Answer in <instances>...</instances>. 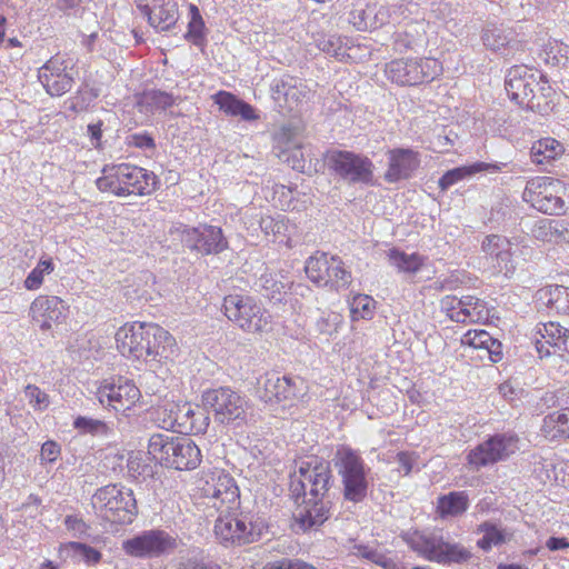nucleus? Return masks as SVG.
<instances>
[{"mask_svg":"<svg viewBox=\"0 0 569 569\" xmlns=\"http://www.w3.org/2000/svg\"><path fill=\"white\" fill-rule=\"evenodd\" d=\"M331 463L341 483L346 501L355 505L363 502L371 485V469L360 452L349 446H339L332 455Z\"/></svg>","mask_w":569,"mask_h":569,"instance_id":"f257e3e1","label":"nucleus"},{"mask_svg":"<svg viewBox=\"0 0 569 569\" xmlns=\"http://www.w3.org/2000/svg\"><path fill=\"white\" fill-rule=\"evenodd\" d=\"M542 74L533 72L527 66H513L508 70L505 87L509 98L517 104L538 113L551 110L550 96L552 89Z\"/></svg>","mask_w":569,"mask_h":569,"instance_id":"f03ea898","label":"nucleus"},{"mask_svg":"<svg viewBox=\"0 0 569 569\" xmlns=\"http://www.w3.org/2000/svg\"><path fill=\"white\" fill-rule=\"evenodd\" d=\"M400 537L411 550L429 561L442 565H463L472 558L469 548L459 542L445 540L442 536L408 530L402 531Z\"/></svg>","mask_w":569,"mask_h":569,"instance_id":"7ed1b4c3","label":"nucleus"},{"mask_svg":"<svg viewBox=\"0 0 569 569\" xmlns=\"http://www.w3.org/2000/svg\"><path fill=\"white\" fill-rule=\"evenodd\" d=\"M268 530L263 517L251 511H224L214 523V535L224 545L243 546L260 540Z\"/></svg>","mask_w":569,"mask_h":569,"instance_id":"20e7f679","label":"nucleus"},{"mask_svg":"<svg viewBox=\"0 0 569 569\" xmlns=\"http://www.w3.org/2000/svg\"><path fill=\"white\" fill-rule=\"evenodd\" d=\"M144 340L147 341L144 349L147 356L144 359V379L153 381L156 389L152 388V391L157 392L168 377L166 362L177 351V343L169 331L159 325L146 322Z\"/></svg>","mask_w":569,"mask_h":569,"instance_id":"39448f33","label":"nucleus"},{"mask_svg":"<svg viewBox=\"0 0 569 569\" xmlns=\"http://www.w3.org/2000/svg\"><path fill=\"white\" fill-rule=\"evenodd\" d=\"M224 316L246 333L260 335L272 328V316L250 295L229 293L223 298Z\"/></svg>","mask_w":569,"mask_h":569,"instance_id":"423d86ee","label":"nucleus"},{"mask_svg":"<svg viewBox=\"0 0 569 569\" xmlns=\"http://www.w3.org/2000/svg\"><path fill=\"white\" fill-rule=\"evenodd\" d=\"M204 409L212 413L214 422L238 428L247 423L249 405L244 397L229 387L207 389L201 395Z\"/></svg>","mask_w":569,"mask_h":569,"instance_id":"0eeeda50","label":"nucleus"},{"mask_svg":"<svg viewBox=\"0 0 569 569\" xmlns=\"http://www.w3.org/2000/svg\"><path fill=\"white\" fill-rule=\"evenodd\" d=\"M92 506L103 519L116 523H130L138 513L132 491L117 485L99 488L92 497Z\"/></svg>","mask_w":569,"mask_h":569,"instance_id":"6e6552de","label":"nucleus"},{"mask_svg":"<svg viewBox=\"0 0 569 569\" xmlns=\"http://www.w3.org/2000/svg\"><path fill=\"white\" fill-rule=\"evenodd\" d=\"M565 184L559 179L536 177L527 182L522 198L542 213L560 214L565 210Z\"/></svg>","mask_w":569,"mask_h":569,"instance_id":"1a4fd4ad","label":"nucleus"},{"mask_svg":"<svg viewBox=\"0 0 569 569\" xmlns=\"http://www.w3.org/2000/svg\"><path fill=\"white\" fill-rule=\"evenodd\" d=\"M442 71L441 63L433 58L397 59L386 67L389 80L400 86H418L429 82Z\"/></svg>","mask_w":569,"mask_h":569,"instance_id":"9d476101","label":"nucleus"},{"mask_svg":"<svg viewBox=\"0 0 569 569\" xmlns=\"http://www.w3.org/2000/svg\"><path fill=\"white\" fill-rule=\"evenodd\" d=\"M326 163L342 180L350 184H371L373 163L362 154L346 150H331L326 154Z\"/></svg>","mask_w":569,"mask_h":569,"instance_id":"9b49d317","label":"nucleus"},{"mask_svg":"<svg viewBox=\"0 0 569 569\" xmlns=\"http://www.w3.org/2000/svg\"><path fill=\"white\" fill-rule=\"evenodd\" d=\"M307 277L318 286L347 288L351 283V273L343 268L339 257H328L327 253L310 257L306 261Z\"/></svg>","mask_w":569,"mask_h":569,"instance_id":"f8f14e48","label":"nucleus"},{"mask_svg":"<svg viewBox=\"0 0 569 569\" xmlns=\"http://www.w3.org/2000/svg\"><path fill=\"white\" fill-rule=\"evenodd\" d=\"M518 437L513 433H497L470 450L468 463L476 469L507 459L518 450Z\"/></svg>","mask_w":569,"mask_h":569,"instance_id":"ddd939ff","label":"nucleus"},{"mask_svg":"<svg viewBox=\"0 0 569 569\" xmlns=\"http://www.w3.org/2000/svg\"><path fill=\"white\" fill-rule=\"evenodd\" d=\"M207 505L219 513L237 510L240 505V491L234 479L228 473L212 475L201 487Z\"/></svg>","mask_w":569,"mask_h":569,"instance_id":"4468645a","label":"nucleus"},{"mask_svg":"<svg viewBox=\"0 0 569 569\" xmlns=\"http://www.w3.org/2000/svg\"><path fill=\"white\" fill-rule=\"evenodd\" d=\"M177 230L181 233L183 246L201 256L219 254L228 248V241L219 227L200 224L190 228L181 226Z\"/></svg>","mask_w":569,"mask_h":569,"instance_id":"2eb2a0df","label":"nucleus"},{"mask_svg":"<svg viewBox=\"0 0 569 569\" xmlns=\"http://www.w3.org/2000/svg\"><path fill=\"white\" fill-rule=\"evenodd\" d=\"M271 97L281 111L291 112L312 97V90L300 78L282 74L270 84Z\"/></svg>","mask_w":569,"mask_h":569,"instance_id":"dca6fc26","label":"nucleus"},{"mask_svg":"<svg viewBox=\"0 0 569 569\" xmlns=\"http://www.w3.org/2000/svg\"><path fill=\"white\" fill-rule=\"evenodd\" d=\"M331 508V499H305L293 512L292 530L296 533L317 531L330 518Z\"/></svg>","mask_w":569,"mask_h":569,"instance_id":"f3484780","label":"nucleus"},{"mask_svg":"<svg viewBox=\"0 0 569 569\" xmlns=\"http://www.w3.org/2000/svg\"><path fill=\"white\" fill-rule=\"evenodd\" d=\"M331 466V461L318 457H312L300 463L299 473L307 482L309 498L331 499L329 493L333 485Z\"/></svg>","mask_w":569,"mask_h":569,"instance_id":"a211bd4d","label":"nucleus"},{"mask_svg":"<svg viewBox=\"0 0 569 569\" xmlns=\"http://www.w3.org/2000/svg\"><path fill=\"white\" fill-rule=\"evenodd\" d=\"M303 380L280 376L278 372L267 373L262 387L259 388V397L264 402L291 401L302 395Z\"/></svg>","mask_w":569,"mask_h":569,"instance_id":"6ab92c4d","label":"nucleus"},{"mask_svg":"<svg viewBox=\"0 0 569 569\" xmlns=\"http://www.w3.org/2000/svg\"><path fill=\"white\" fill-rule=\"evenodd\" d=\"M99 401L108 403L116 411L130 410L141 397L137 386L129 380L118 379V382H106L98 390Z\"/></svg>","mask_w":569,"mask_h":569,"instance_id":"aec40b11","label":"nucleus"},{"mask_svg":"<svg viewBox=\"0 0 569 569\" xmlns=\"http://www.w3.org/2000/svg\"><path fill=\"white\" fill-rule=\"evenodd\" d=\"M420 158L412 149L397 148L388 151V170L385 180L396 183L409 179L419 168Z\"/></svg>","mask_w":569,"mask_h":569,"instance_id":"412c9836","label":"nucleus"},{"mask_svg":"<svg viewBox=\"0 0 569 569\" xmlns=\"http://www.w3.org/2000/svg\"><path fill=\"white\" fill-rule=\"evenodd\" d=\"M67 306L56 296H40L30 306V317L42 330L51 328L52 322H61L66 318Z\"/></svg>","mask_w":569,"mask_h":569,"instance_id":"4be33fe9","label":"nucleus"},{"mask_svg":"<svg viewBox=\"0 0 569 569\" xmlns=\"http://www.w3.org/2000/svg\"><path fill=\"white\" fill-rule=\"evenodd\" d=\"M483 252L492 260L493 267L508 274L513 272L515 264L511 258V242L499 234H489L482 241Z\"/></svg>","mask_w":569,"mask_h":569,"instance_id":"5701e85b","label":"nucleus"},{"mask_svg":"<svg viewBox=\"0 0 569 569\" xmlns=\"http://www.w3.org/2000/svg\"><path fill=\"white\" fill-rule=\"evenodd\" d=\"M349 22L358 31L376 30L390 23L387 6L368 4L365 8H355L349 13Z\"/></svg>","mask_w":569,"mask_h":569,"instance_id":"b1692460","label":"nucleus"},{"mask_svg":"<svg viewBox=\"0 0 569 569\" xmlns=\"http://www.w3.org/2000/svg\"><path fill=\"white\" fill-rule=\"evenodd\" d=\"M142 322L126 323L116 333L117 348L122 356L139 360L142 355Z\"/></svg>","mask_w":569,"mask_h":569,"instance_id":"393cba45","label":"nucleus"},{"mask_svg":"<svg viewBox=\"0 0 569 569\" xmlns=\"http://www.w3.org/2000/svg\"><path fill=\"white\" fill-rule=\"evenodd\" d=\"M168 468L177 470H192L201 462V452L198 446L188 437L178 436Z\"/></svg>","mask_w":569,"mask_h":569,"instance_id":"a878e982","label":"nucleus"},{"mask_svg":"<svg viewBox=\"0 0 569 569\" xmlns=\"http://www.w3.org/2000/svg\"><path fill=\"white\" fill-rule=\"evenodd\" d=\"M254 286L256 290L273 305L283 302L290 289V282L283 276L271 272H263Z\"/></svg>","mask_w":569,"mask_h":569,"instance_id":"bb28decb","label":"nucleus"},{"mask_svg":"<svg viewBox=\"0 0 569 569\" xmlns=\"http://www.w3.org/2000/svg\"><path fill=\"white\" fill-rule=\"evenodd\" d=\"M177 439L178 436L170 431L151 435L148 440V460L153 461L156 466L168 468Z\"/></svg>","mask_w":569,"mask_h":569,"instance_id":"cd10ccee","label":"nucleus"},{"mask_svg":"<svg viewBox=\"0 0 569 569\" xmlns=\"http://www.w3.org/2000/svg\"><path fill=\"white\" fill-rule=\"evenodd\" d=\"M503 163H488L478 161L468 166H461L448 170L438 181V186L442 191L448 190L459 181L470 178L479 172H498L501 170Z\"/></svg>","mask_w":569,"mask_h":569,"instance_id":"c85d7f7f","label":"nucleus"},{"mask_svg":"<svg viewBox=\"0 0 569 569\" xmlns=\"http://www.w3.org/2000/svg\"><path fill=\"white\" fill-rule=\"evenodd\" d=\"M540 435L549 441H569V407L547 415Z\"/></svg>","mask_w":569,"mask_h":569,"instance_id":"c756f323","label":"nucleus"},{"mask_svg":"<svg viewBox=\"0 0 569 569\" xmlns=\"http://www.w3.org/2000/svg\"><path fill=\"white\" fill-rule=\"evenodd\" d=\"M178 427L180 432L200 435L209 427V412L199 407L192 408L184 403L178 409Z\"/></svg>","mask_w":569,"mask_h":569,"instance_id":"7c9ffc66","label":"nucleus"},{"mask_svg":"<svg viewBox=\"0 0 569 569\" xmlns=\"http://www.w3.org/2000/svg\"><path fill=\"white\" fill-rule=\"evenodd\" d=\"M180 406L173 401L162 399L158 397V402L153 403L150 401V407L146 409L148 419H150L156 426L170 431L171 428L178 427V409Z\"/></svg>","mask_w":569,"mask_h":569,"instance_id":"2f4dec72","label":"nucleus"},{"mask_svg":"<svg viewBox=\"0 0 569 569\" xmlns=\"http://www.w3.org/2000/svg\"><path fill=\"white\" fill-rule=\"evenodd\" d=\"M470 500L465 491H450L437 499L436 513L440 519L458 518L469 508Z\"/></svg>","mask_w":569,"mask_h":569,"instance_id":"473e14b6","label":"nucleus"},{"mask_svg":"<svg viewBox=\"0 0 569 569\" xmlns=\"http://www.w3.org/2000/svg\"><path fill=\"white\" fill-rule=\"evenodd\" d=\"M459 312L455 316L456 322H481L486 321L490 316L487 302L475 296L459 298Z\"/></svg>","mask_w":569,"mask_h":569,"instance_id":"72a5a7b5","label":"nucleus"},{"mask_svg":"<svg viewBox=\"0 0 569 569\" xmlns=\"http://www.w3.org/2000/svg\"><path fill=\"white\" fill-rule=\"evenodd\" d=\"M144 16L156 30L166 31L177 21V4L172 0H163L161 4L153 3L152 8L144 4Z\"/></svg>","mask_w":569,"mask_h":569,"instance_id":"f704fd0d","label":"nucleus"},{"mask_svg":"<svg viewBox=\"0 0 569 569\" xmlns=\"http://www.w3.org/2000/svg\"><path fill=\"white\" fill-rule=\"evenodd\" d=\"M177 539L163 530L144 531V557H160L173 552Z\"/></svg>","mask_w":569,"mask_h":569,"instance_id":"c9c22d12","label":"nucleus"},{"mask_svg":"<svg viewBox=\"0 0 569 569\" xmlns=\"http://www.w3.org/2000/svg\"><path fill=\"white\" fill-rule=\"evenodd\" d=\"M482 41L488 49L505 56H508L518 44L511 31L498 26H488L482 32Z\"/></svg>","mask_w":569,"mask_h":569,"instance_id":"e433bc0d","label":"nucleus"},{"mask_svg":"<svg viewBox=\"0 0 569 569\" xmlns=\"http://www.w3.org/2000/svg\"><path fill=\"white\" fill-rule=\"evenodd\" d=\"M116 176L119 179V188L117 190L118 196L127 194H142V168L131 167L129 164H120L117 168Z\"/></svg>","mask_w":569,"mask_h":569,"instance_id":"4c0bfd02","label":"nucleus"},{"mask_svg":"<svg viewBox=\"0 0 569 569\" xmlns=\"http://www.w3.org/2000/svg\"><path fill=\"white\" fill-rule=\"evenodd\" d=\"M60 558H70L73 562L83 561L88 565H96L101 560V552L89 545L70 541L59 547Z\"/></svg>","mask_w":569,"mask_h":569,"instance_id":"58836bf2","label":"nucleus"},{"mask_svg":"<svg viewBox=\"0 0 569 569\" xmlns=\"http://www.w3.org/2000/svg\"><path fill=\"white\" fill-rule=\"evenodd\" d=\"M538 300L558 313H569V288L555 284L545 287L537 292Z\"/></svg>","mask_w":569,"mask_h":569,"instance_id":"ea45409f","label":"nucleus"},{"mask_svg":"<svg viewBox=\"0 0 569 569\" xmlns=\"http://www.w3.org/2000/svg\"><path fill=\"white\" fill-rule=\"evenodd\" d=\"M538 333L546 340L553 352H569V330L559 323H542L538 328Z\"/></svg>","mask_w":569,"mask_h":569,"instance_id":"a19ab883","label":"nucleus"},{"mask_svg":"<svg viewBox=\"0 0 569 569\" xmlns=\"http://www.w3.org/2000/svg\"><path fill=\"white\" fill-rule=\"evenodd\" d=\"M388 261L391 266L397 268L399 272L407 274H416L425 264V259L419 253H406L399 249H390L388 251Z\"/></svg>","mask_w":569,"mask_h":569,"instance_id":"79ce46f5","label":"nucleus"},{"mask_svg":"<svg viewBox=\"0 0 569 569\" xmlns=\"http://www.w3.org/2000/svg\"><path fill=\"white\" fill-rule=\"evenodd\" d=\"M563 151L562 144L553 138H545L536 141L530 149L532 162L537 164L549 163Z\"/></svg>","mask_w":569,"mask_h":569,"instance_id":"37998d69","label":"nucleus"},{"mask_svg":"<svg viewBox=\"0 0 569 569\" xmlns=\"http://www.w3.org/2000/svg\"><path fill=\"white\" fill-rule=\"evenodd\" d=\"M425 28L423 22L408 26V28L398 32L395 40L396 50L405 52L407 50L417 51L423 46Z\"/></svg>","mask_w":569,"mask_h":569,"instance_id":"c03bdc74","label":"nucleus"},{"mask_svg":"<svg viewBox=\"0 0 569 569\" xmlns=\"http://www.w3.org/2000/svg\"><path fill=\"white\" fill-rule=\"evenodd\" d=\"M388 13L390 14V22L402 23L410 21L411 24L423 22V17L420 7L413 1H402L392 7H388Z\"/></svg>","mask_w":569,"mask_h":569,"instance_id":"a18cd8bd","label":"nucleus"},{"mask_svg":"<svg viewBox=\"0 0 569 569\" xmlns=\"http://www.w3.org/2000/svg\"><path fill=\"white\" fill-rule=\"evenodd\" d=\"M539 58L552 67H566L569 63V46L549 41L539 52Z\"/></svg>","mask_w":569,"mask_h":569,"instance_id":"49530a36","label":"nucleus"},{"mask_svg":"<svg viewBox=\"0 0 569 569\" xmlns=\"http://www.w3.org/2000/svg\"><path fill=\"white\" fill-rule=\"evenodd\" d=\"M352 549L353 555L359 558L366 559L383 569H396L397 565L389 553L383 552L377 547L370 545H355Z\"/></svg>","mask_w":569,"mask_h":569,"instance_id":"de8ad7c7","label":"nucleus"},{"mask_svg":"<svg viewBox=\"0 0 569 569\" xmlns=\"http://www.w3.org/2000/svg\"><path fill=\"white\" fill-rule=\"evenodd\" d=\"M303 132V126L300 121H290L283 124L279 131L274 134V140L280 148L283 149V153L291 148V146H296L301 143L300 138Z\"/></svg>","mask_w":569,"mask_h":569,"instance_id":"09e8293b","label":"nucleus"},{"mask_svg":"<svg viewBox=\"0 0 569 569\" xmlns=\"http://www.w3.org/2000/svg\"><path fill=\"white\" fill-rule=\"evenodd\" d=\"M477 531L483 533L482 538L477 541V546L483 551H489L493 546H500L507 540L505 530L490 521L480 523Z\"/></svg>","mask_w":569,"mask_h":569,"instance_id":"8fccbe9b","label":"nucleus"},{"mask_svg":"<svg viewBox=\"0 0 569 569\" xmlns=\"http://www.w3.org/2000/svg\"><path fill=\"white\" fill-rule=\"evenodd\" d=\"M39 81L44 87L46 91L51 97H60L66 92L70 91L73 84L72 74H52L44 73V76H38Z\"/></svg>","mask_w":569,"mask_h":569,"instance_id":"3c124183","label":"nucleus"},{"mask_svg":"<svg viewBox=\"0 0 569 569\" xmlns=\"http://www.w3.org/2000/svg\"><path fill=\"white\" fill-rule=\"evenodd\" d=\"M191 20L188 24L186 38L194 46H202L204 41V22L197 6H190Z\"/></svg>","mask_w":569,"mask_h":569,"instance_id":"603ef678","label":"nucleus"},{"mask_svg":"<svg viewBox=\"0 0 569 569\" xmlns=\"http://www.w3.org/2000/svg\"><path fill=\"white\" fill-rule=\"evenodd\" d=\"M54 270L51 259L40 260L38 264L31 270L24 280V287L28 290H37L43 282L44 274H50Z\"/></svg>","mask_w":569,"mask_h":569,"instance_id":"864d4df0","label":"nucleus"},{"mask_svg":"<svg viewBox=\"0 0 569 569\" xmlns=\"http://www.w3.org/2000/svg\"><path fill=\"white\" fill-rule=\"evenodd\" d=\"M176 103V98L166 91L144 90V104L150 110H167Z\"/></svg>","mask_w":569,"mask_h":569,"instance_id":"5fc2aeb1","label":"nucleus"},{"mask_svg":"<svg viewBox=\"0 0 569 569\" xmlns=\"http://www.w3.org/2000/svg\"><path fill=\"white\" fill-rule=\"evenodd\" d=\"M376 301L367 295H357L350 301L353 319H369L373 313Z\"/></svg>","mask_w":569,"mask_h":569,"instance_id":"6e6d98bb","label":"nucleus"},{"mask_svg":"<svg viewBox=\"0 0 569 569\" xmlns=\"http://www.w3.org/2000/svg\"><path fill=\"white\" fill-rule=\"evenodd\" d=\"M73 428L80 433H90L92 436H104L109 428L102 420L79 416L73 421Z\"/></svg>","mask_w":569,"mask_h":569,"instance_id":"4d7b16f0","label":"nucleus"},{"mask_svg":"<svg viewBox=\"0 0 569 569\" xmlns=\"http://www.w3.org/2000/svg\"><path fill=\"white\" fill-rule=\"evenodd\" d=\"M71 61L66 59L63 56L56 54L51 57L40 69L38 76H44V73L54 74H71L68 70H72L70 67Z\"/></svg>","mask_w":569,"mask_h":569,"instance_id":"13d9d810","label":"nucleus"},{"mask_svg":"<svg viewBox=\"0 0 569 569\" xmlns=\"http://www.w3.org/2000/svg\"><path fill=\"white\" fill-rule=\"evenodd\" d=\"M342 323V317L336 312H323L317 320L316 327L319 333L325 336H332L336 333Z\"/></svg>","mask_w":569,"mask_h":569,"instance_id":"bf43d9fd","label":"nucleus"},{"mask_svg":"<svg viewBox=\"0 0 569 569\" xmlns=\"http://www.w3.org/2000/svg\"><path fill=\"white\" fill-rule=\"evenodd\" d=\"M263 569H320L301 558H281L264 565Z\"/></svg>","mask_w":569,"mask_h":569,"instance_id":"052dcab7","label":"nucleus"},{"mask_svg":"<svg viewBox=\"0 0 569 569\" xmlns=\"http://www.w3.org/2000/svg\"><path fill=\"white\" fill-rule=\"evenodd\" d=\"M214 102L228 116H238L239 107L242 100L227 91H219L214 96Z\"/></svg>","mask_w":569,"mask_h":569,"instance_id":"680f3d73","label":"nucleus"},{"mask_svg":"<svg viewBox=\"0 0 569 569\" xmlns=\"http://www.w3.org/2000/svg\"><path fill=\"white\" fill-rule=\"evenodd\" d=\"M317 46L322 52L336 59H341L345 56L342 41L339 37H322L318 40Z\"/></svg>","mask_w":569,"mask_h":569,"instance_id":"e2e57ef3","label":"nucleus"},{"mask_svg":"<svg viewBox=\"0 0 569 569\" xmlns=\"http://www.w3.org/2000/svg\"><path fill=\"white\" fill-rule=\"evenodd\" d=\"M26 397L29 403L36 410H43L49 406V397L39 387L34 385H28L24 389Z\"/></svg>","mask_w":569,"mask_h":569,"instance_id":"0e129e2a","label":"nucleus"},{"mask_svg":"<svg viewBox=\"0 0 569 569\" xmlns=\"http://www.w3.org/2000/svg\"><path fill=\"white\" fill-rule=\"evenodd\" d=\"M490 340H492V337L487 331L470 330L465 335L462 342L475 349L486 350L489 347Z\"/></svg>","mask_w":569,"mask_h":569,"instance_id":"69168bd1","label":"nucleus"},{"mask_svg":"<svg viewBox=\"0 0 569 569\" xmlns=\"http://www.w3.org/2000/svg\"><path fill=\"white\" fill-rule=\"evenodd\" d=\"M282 157H284V161H287L293 170L305 172L306 159L301 150V143L291 146V148L289 149V151L286 152V154L282 152Z\"/></svg>","mask_w":569,"mask_h":569,"instance_id":"338daca9","label":"nucleus"},{"mask_svg":"<svg viewBox=\"0 0 569 569\" xmlns=\"http://www.w3.org/2000/svg\"><path fill=\"white\" fill-rule=\"evenodd\" d=\"M552 242H569V222L563 219H550Z\"/></svg>","mask_w":569,"mask_h":569,"instance_id":"774afa93","label":"nucleus"}]
</instances>
